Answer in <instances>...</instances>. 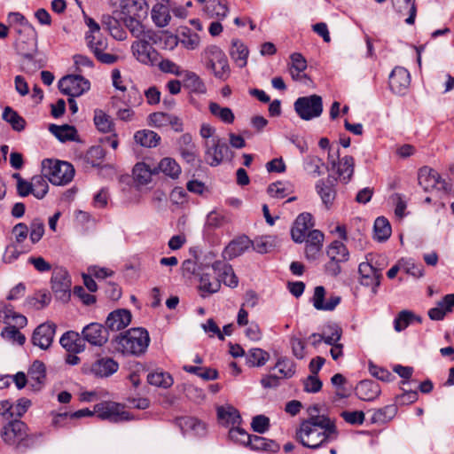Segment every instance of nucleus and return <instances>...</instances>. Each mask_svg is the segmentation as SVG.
Here are the masks:
<instances>
[{
    "label": "nucleus",
    "mask_w": 454,
    "mask_h": 454,
    "mask_svg": "<svg viewBox=\"0 0 454 454\" xmlns=\"http://www.w3.org/2000/svg\"><path fill=\"white\" fill-rule=\"evenodd\" d=\"M310 417L302 421L296 430V440L304 447L318 449L325 443L335 440L338 435L334 421L325 415L312 414L318 412L317 406L309 408Z\"/></svg>",
    "instance_id": "1"
},
{
    "label": "nucleus",
    "mask_w": 454,
    "mask_h": 454,
    "mask_svg": "<svg viewBox=\"0 0 454 454\" xmlns=\"http://www.w3.org/2000/svg\"><path fill=\"white\" fill-rule=\"evenodd\" d=\"M40 434L31 433L27 425L20 419L8 421L1 428L3 442L18 454H24L34 448Z\"/></svg>",
    "instance_id": "2"
},
{
    "label": "nucleus",
    "mask_w": 454,
    "mask_h": 454,
    "mask_svg": "<svg viewBox=\"0 0 454 454\" xmlns=\"http://www.w3.org/2000/svg\"><path fill=\"white\" fill-rule=\"evenodd\" d=\"M150 336L145 328H131L112 340L114 349L124 356L138 357L145 353Z\"/></svg>",
    "instance_id": "3"
},
{
    "label": "nucleus",
    "mask_w": 454,
    "mask_h": 454,
    "mask_svg": "<svg viewBox=\"0 0 454 454\" xmlns=\"http://www.w3.org/2000/svg\"><path fill=\"white\" fill-rule=\"evenodd\" d=\"M149 5L146 0H122L118 15L123 25L135 37H145L143 20L148 16Z\"/></svg>",
    "instance_id": "4"
},
{
    "label": "nucleus",
    "mask_w": 454,
    "mask_h": 454,
    "mask_svg": "<svg viewBox=\"0 0 454 454\" xmlns=\"http://www.w3.org/2000/svg\"><path fill=\"white\" fill-rule=\"evenodd\" d=\"M42 173L52 184L65 185L73 180L74 168L67 161L44 159L42 161Z\"/></svg>",
    "instance_id": "5"
},
{
    "label": "nucleus",
    "mask_w": 454,
    "mask_h": 454,
    "mask_svg": "<svg viewBox=\"0 0 454 454\" xmlns=\"http://www.w3.org/2000/svg\"><path fill=\"white\" fill-rule=\"evenodd\" d=\"M37 40L35 33L28 38L27 42L19 40L17 42V51L22 57L20 66L22 71L27 74H34L45 66L43 59H36Z\"/></svg>",
    "instance_id": "6"
},
{
    "label": "nucleus",
    "mask_w": 454,
    "mask_h": 454,
    "mask_svg": "<svg viewBox=\"0 0 454 454\" xmlns=\"http://www.w3.org/2000/svg\"><path fill=\"white\" fill-rule=\"evenodd\" d=\"M205 146V160L212 166H219L223 161H231L234 153L231 150L227 143L218 137H214L211 140H206Z\"/></svg>",
    "instance_id": "7"
},
{
    "label": "nucleus",
    "mask_w": 454,
    "mask_h": 454,
    "mask_svg": "<svg viewBox=\"0 0 454 454\" xmlns=\"http://www.w3.org/2000/svg\"><path fill=\"white\" fill-rule=\"evenodd\" d=\"M203 59L207 68L216 78L226 80L230 75V67L224 52L216 45H210L203 51Z\"/></svg>",
    "instance_id": "8"
},
{
    "label": "nucleus",
    "mask_w": 454,
    "mask_h": 454,
    "mask_svg": "<svg viewBox=\"0 0 454 454\" xmlns=\"http://www.w3.org/2000/svg\"><path fill=\"white\" fill-rule=\"evenodd\" d=\"M297 115L304 120L310 121L319 117L323 113V100L318 95L313 94L298 98L294 104Z\"/></svg>",
    "instance_id": "9"
},
{
    "label": "nucleus",
    "mask_w": 454,
    "mask_h": 454,
    "mask_svg": "<svg viewBox=\"0 0 454 454\" xmlns=\"http://www.w3.org/2000/svg\"><path fill=\"white\" fill-rule=\"evenodd\" d=\"M119 363L112 357L98 355L94 361L83 365L86 373L95 378H109L119 370Z\"/></svg>",
    "instance_id": "10"
},
{
    "label": "nucleus",
    "mask_w": 454,
    "mask_h": 454,
    "mask_svg": "<svg viewBox=\"0 0 454 454\" xmlns=\"http://www.w3.org/2000/svg\"><path fill=\"white\" fill-rule=\"evenodd\" d=\"M418 180L426 192L434 189L445 194L451 192V184L442 179L439 173L429 167L425 166L419 170Z\"/></svg>",
    "instance_id": "11"
},
{
    "label": "nucleus",
    "mask_w": 454,
    "mask_h": 454,
    "mask_svg": "<svg viewBox=\"0 0 454 454\" xmlns=\"http://www.w3.org/2000/svg\"><path fill=\"white\" fill-rule=\"evenodd\" d=\"M58 86L63 94L75 98L88 91L90 83L80 74H68L59 81Z\"/></svg>",
    "instance_id": "12"
},
{
    "label": "nucleus",
    "mask_w": 454,
    "mask_h": 454,
    "mask_svg": "<svg viewBox=\"0 0 454 454\" xmlns=\"http://www.w3.org/2000/svg\"><path fill=\"white\" fill-rule=\"evenodd\" d=\"M94 411L101 419L112 422H120L131 419L129 413L123 411V407L114 402H102L94 406Z\"/></svg>",
    "instance_id": "13"
},
{
    "label": "nucleus",
    "mask_w": 454,
    "mask_h": 454,
    "mask_svg": "<svg viewBox=\"0 0 454 454\" xmlns=\"http://www.w3.org/2000/svg\"><path fill=\"white\" fill-rule=\"evenodd\" d=\"M88 47L94 53L98 61L103 64L111 65L117 61L118 56L111 53H105L108 43L107 39L96 35H86Z\"/></svg>",
    "instance_id": "14"
},
{
    "label": "nucleus",
    "mask_w": 454,
    "mask_h": 454,
    "mask_svg": "<svg viewBox=\"0 0 454 454\" xmlns=\"http://www.w3.org/2000/svg\"><path fill=\"white\" fill-rule=\"evenodd\" d=\"M358 273L360 275V284L371 287L372 294L375 295L378 293V287L382 278L381 270L375 268L369 262H364L358 266Z\"/></svg>",
    "instance_id": "15"
},
{
    "label": "nucleus",
    "mask_w": 454,
    "mask_h": 454,
    "mask_svg": "<svg viewBox=\"0 0 454 454\" xmlns=\"http://www.w3.org/2000/svg\"><path fill=\"white\" fill-rule=\"evenodd\" d=\"M56 333V325L52 323H43L38 325L32 335V343L34 346L43 350H47L53 341Z\"/></svg>",
    "instance_id": "16"
},
{
    "label": "nucleus",
    "mask_w": 454,
    "mask_h": 454,
    "mask_svg": "<svg viewBox=\"0 0 454 454\" xmlns=\"http://www.w3.org/2000/svg\"><path fill=\"white\" fill-rule=\"evenodd\" d=\"M83 341H88L93 346L102 347L108 340L107 329L101 324L90 323L82 331Z\"/></svg>",
    "instance_id": "17"
},
{
    "label": "nucleus",
    "mask_w": 454,
    "mask_h": 454,
    "mask_svg": "<svg viewBox=\"0 0 454 454\" xmlns=\"http://www.w3.org/2000/svg\"><path fill=\"white\" fill-rule=\"evenodd\" d=\"M410 83V73L404 67H396L389 74V88L395 94L404 95Z\"/></svg>",
    "instance_id": "18"
},
{
    "label": "nucleus",
    "mask_w": 454,
    "mask_h": 454,
    "mask_svg": "<svg viewBox=\"0 0 454 454\" xmlns=\"http://www.w3.org/2000/svg\"><path fill=\"white\" fill-rule=\"evenodd\" d=\"M313 217L309 213H301L295 219L291 230L292 239L296 243H302L313 227Z\"/></svg>",
    "instance_id": "19"
},
{
    "label": "nucleus",
    "mask_w": 454,
    "mask_h": 454,
    "mask_svg": "<svg viewBox=\"0 0 454 454\" xmlns=\"http://www.w3.org/2000/svg\"><path fill=\"white\" fill-rule=\"evenodd\" d=\"M131 50L134 57L143 64L153 65L156 60L157 51L145 38L134 42Z\"/></svg>",
    "instance_id": "20"
},
{
    "label": "nucleus",
    "mask_w": 454,
    "mask_h": 454,
    "mask_svg": "<svg viewBox=\"0 0 454 454\" xmlns=\"http://www.w3.org/2000/svg\"><path fill=\"white\" fill-rule=\"evenodd\" d=\"M212 269L217 274V280H221V284L235 288L239 285V278L234 273L231 264L224 261H215L212 264Z\"/></svg>",
    "instance_id": "21"
},
{
    "label": "nucleus",
    "mask_w": 454,
    "mask_h": 454,
    "mask_svg": "<svg viewBox=\"0 0 454 454\" xmlns=\"http://www.w3.org/2000/svg\"><path fill=\"white\" fill-rule=\"evenodd\" d=\"M131 322V313L128 309H116L111 312L106 320V328L117 332L127 327Z\"/></svg>",
    "instance_id": "22"
},
{
    "label": "nucleus",
    "mask_w": 454,
    "mask_h": 454,
    "mask_svg": "<svg viewBox=\"0 0 454 454\" xmlns=\"http://www.w3.org/2000/svg\"><path fill=\"white\" fill-rule=\"evenodd\" d=\"M325 287L322 286H316L312 297V303L316 309L332 311L339 305L341 300L340 296L333 295L325 301Z\"/></svg>",
    "instance_id": "23"
},
{
    "label": "nucleus",
    "mask_w": 454,
    "mask_h": 454,
    "mask_svg": "<svg viewBox=\"0 0 454 454\" xmlns=\"http://www.w3.org/2000/svg\"><path fill=\"white\" fill-rule=\"evenodd\" d=\"M306 238L305 255L309 260H316L323 247L324 234L318 230H312Z\"/></svg>",
    "instance_id": "24"
},
{
    "label": "nucleus",
    "mask_w": 454,
    "mask_h": 454,
    "mask_svg": "<svg viewBox=\"0 0 454 454\" xmlns=\"http://www.w3.org/2000/svg\"><path fill=\"white\" fill-rule=\"evenodd\" d=\"M356 396L363 401H373L380 392V385L372 380H361L355 388Z\"/></svg>",
    "instance_id": "25"
},
{
    "label": "nucleus",
    "mask_w": 454,
    "mask_h": 454,
    "mask_svg": "<svg viewBox=\"0 0 454 454\" xmlns=\"http://www.w3.org/2000/svg\"><path fill=\"white\" fill-rule=\"evenodd\" d=\"M252 245L247 236L239 237L231 241L223 251L224 260H231L244 254Z\"/></svg>",
    "instance_id": "26"
},
{
    "label": "nucleus",
    "mask_w": 454,
    "mask_h": 454,
    "mask_svg": "<svg viewBox=\"0 0 454 454\" xmlns=\"http://www.w3.org/2000/svg\"><path fill=\"white\" fill-rule=\"evenodd\" d=\"M102 24L114 38L120 41L126 39L127 34L122 28L123 23L118 15V11H115L112 16L104 15L102 17Z\"/></svg>",
    "instance_id": "27"
},
{
    "label": "nucleus",
    "mask_w": 454,
    "mask_h": 454,
    "mask_svg": "<svg viewBox=\"0 0 454 454\" xmlns=\"http://www.w3.org/2000/svg\"><path fill=\"white\" fill-rule=\"evenodd\" d=\"M176 148L182 158L188 163L194 162L197 153L196 146L192 142V137L189 133L182 135L176 140Z\"/></svg>",
    "instance_id": "28"
},
{
    "label": "nucleus",
    "mask_w": 454,
    "mask_h": 454,
    "mask_svg": "<svg viewBox=\"0 0 454 454\" xmlns=\"http://www.w3.org/2000/svg\"><path fill=\"white\" fill-rule=\"evenodd\" d=\"M60 345L69 353L78 354L85 349V343L74 331L66 332L59 340Z\"/></svg>",
    "instance_id": "29"
},
{
    "label": "nucleus",
    "mask_w": 454,
    "mask_h": 454,
    "mask_svg": "<svg viewBox=\"0 0 454 454\" xmlns=\"http://www.w3.org/2000/svg\"><path fill=\"white\" fill-rule=\"evenodd\" d=\"M203 11L208 18L223 20L229 12L228 3L226 0H208Z\"/></svg>",
    "instance_id": "30"
},
{
    "label": "nucleus",
    "mask_w": 454,
    "mask_h": 454,
    "mask_svg": "<svg viewBox=\"0 0 454 454\" xmlns=\"http://www.w3.org/2000/svg\"><path fill=\"white\" fill-rule=\"evenodd\" d=\"M71 279L67 270L63 269L55 270L51 277V288L55 293L70 292Z\"/></svg>",
    "instance_id": "31"
},
{
    "label": "nucleus",
    "mask_w": 454,
    "mask_h": 454,
    "mask_svg": "<svg viewBox=\"0 0 454 454\" xmlns=\"http://www.w3.org/2000/svg\"><path fill=\"white\" fill-rule=\"evenodd\" d=\"M151 16L153 23L158 27H167L171 20L169 8L163 3H157L153 6Z\"/></svg>",
    "instance_id": "32"
},
{
    "label": "nucleus",
    "mask_w": 454,
    "mask_h": 454,
    "mask_svg": "<svg viewBox=\"0 0 454 454\" xmlns=\"http://www.w3.org/2000/svg\"><path fill=\"white\" fill-rule=\"evenodd\" d=\"M247 446L253 450L267 452H277L279 450V445L275 441L259 435H251Z\"/></svg>",
    "instance_id": "33"
},
{
    "label": "nucleus",
    "mask_w": 454,
    "mask_h": 454,
    "mask_svg": "<svg viewBox=\"0 0 454 454\" xmlns=\"http://www.w3.org/2000/svg\"><path fill=\"white\" fill-rule=\"evenodd\" d=\"M248 52V49L240 40L233 39L231 41L230 54L238 67H246L247 63Z\"/></svg>",
    "instance_id": "34"
},
{
    "label": "nucleus",
    "mask_w": 454,
    "mask_h": 454,
    "mask_svg": "<svg viewBox=\"0 0 454 454\" xmlns=\"http://www.w3.org/2000/svg\"><path fill=\"white\" fill-rule=\"evenodd\" d=\"M326 254L329 259L343 263L349 258L347 247L340 240H334L327 247Z\"/></svg>",
    "instance_id": "35"
},
{
    "label": "nucleus",
    "mask_w": 454,
    "mask_h": 454,
    "mask_svg": "<svg viewBox=\"0 0 454 454\" xmlns=\"http://www.w3.org/2000/svg\"><path fill=\"white\" fill-rule=\"evenodd\" d=\"M316 190L319 194L322 202L325 206L329 208L336 196V191L334 185L331 182H325V180H318L316 184Z\"/></svg>",
    "instance_id": "36"
},
{
    "label": "nucleus",
    "mask_w": 454,
    "mask_h": 454,
    "mask_svg": "<svg viewBox=\"0 0 454 454\" xmlns=\"http://www.w3.org/2000/svg\"><path fill=\"white\" fill-rule=\"evenodd\" d=\"M393 7L400 13L405 15L408 14V18L405 22L409 25H412L416 18V5L415 0H391Z\"/></svg>",
    "instance_id": "37"
},
{
    "label": "nucleus",
    "mask_w": 454,
    "mask_h": 454,
    "mask_svg": "<svg viewBox=\"0 0 454 454\" xmlns=\"http://www.w3.org/2000/svg\"><path fill=\"white\" fill-rule=\"evenodd\" d=\"M30 384L34 388H40L46 377L45 365L41 361H35L28 370Z\"/></svg>",
    "instance_id": "38"
},
{
    "label": "nucleus",
    "mask_w": 454,
    "mask_h": 454,
    "mask_svg": "<svg viewBox=\"0 0 454 454\" xmlns=\"http://www.w3.org/2000/svg\"><path fill=\"white\" fill-rule=\"evenodd\" d=\"M218 419L228 426L235 427L241 423V416L237 409L232 406L218 407L217 409Z\"/></svg>",
    "instance_id": "39"
},
{
    "label": "nucleus",
    "mask_w": 454,
    "mask_h": 454,
    "mask_svg": "<svg viewBox=\"0 0 454 454\" xmlns=\"http://www.w3.org/2000/svg\"><path fill=\"white\" fill-rule=\"evenodd\" d=\"M157 173V168H152L145 162H138L133 168L135 180L140 184H147L151 182L152 176Z\"/></svg>",
    "instance_id": "40"
},
{
    "label": "nucleus",
    "mask_w": 454,
    "mask_h": 454,
    "mask_svg": "<svg viewBox=\"0 0 454 454\" xmlns=\"http://www.w3.org/2000/svg\"><path fill=\"white\" fill-rule=\"evenodd\" d=\"M49 130L53 134L60 142L74 141L77 134V130L74 126L67 124L56 125L51 124Z\"/></svg>",
    "instance_id": "41"
},
{
    "label": "nucleus",
    "mask_w": 454,
    "mask_h": 454,
    "mask_svg": "<svg viewBox=\"0 0 454 454\" xmlns=\"http://www.w3.org/2000/svg\"><path fill=\"white\" fill-rule=\"evenodd\" d=\"M134 139L137 144L145 147H155L160 141V137L153 130L143 129L138 130L134 135Z\"/></svg>",
    "instance_id": "42"
},
{
    "label": "nucleus",
    "mask_w": 454,
    "mask_h": 454,
    "mask_svg": "<svg viewBox=\"0 0 454 454\" xmlns=\"http://www.w3.org/2000/svg\"><path fill=\"white\" fill-rule=\"evenodd\" d=\"M184 85L191 91L203 94L207 89L203 81L194 72L184 71Z\"/></svg>",
    "instance_id": "43"
},
{
    "label": "nucleus",
    "mask_w": 454,
    "mask_h": 454,
    "mask_svg": "<svg viewBox=\"0 0 454 454\" xmlns=\"http://www.w3.org/2000/svg\"><path fill=\"white\" fill-rule=\"evenodd\" d=\"M208 108L211 114L218 118L223 123L232 124L234 122L235 115L231 108L221 106L215 102H211Z\"/></svg>",
    "instance_id": "44"
},
{
    "label": "nucleus",
    "mask_w": 454,
    "mask_h": 454,
    "mask_svg": "<svg viewBox=\"0 0 454 454\" xmlns=\"http://www.w3.org/2000/svg\"><path fill=\"white\" fill-rule=\"evenodd\" d=\"M413 320H416L419 323L422 322L421 317L416 316L412 311L406 309L402 310L394 320V328L396 332H402L408 327Z\"/></svg>",
    "instance_id": "45"
},
{
    "label": "nucleus",
    "mask_w": 454,
    "mask_h": 454,
    "mask_svg": "<svg viewBox=\"0 0 454 454\" xmlns=\"http://www.w3.org/2000/svg\"><path fill=\"white\" fill-rule=\"evenodd\" d=\"M147 381L150 385L168 388L173 385L172 376L162 371H155L148 373Z\"/></svg>",
    "instance_id": "46"
},
{
    "label": "nucleus",
    "mask_w": 454,
    "mask_h": 454,
    "mask_svg": "<svg viewBox=\"0 0 454 454\" xmlns=\"http://www.w3.org/2000/svg\"><path fill=\"white\" fill-rule=\"evenodd\" d=\"M397 407L395 404H389L373 411L371 418L372 423L384 424L390 421L396 414Z\"/></svg>",
    "instance_id": "47"
},
{
    "label": "nucleus",
    "mask_w": 454,
    "mask_h": 454,
    "mask_svg": "<svg viewBox=\"0 0 454 454\" xmlns=\"http://www.w3.org/2000/svg\"><path fill=\"white\" fill-rule=\"evenodd\" d=\"M157 171H161L166 176L175 179L181 174L179 164L172 158H163L158 164Z\"/></svg>",
    "instance_id": "48"
},
{
    "label": "nucleus",
    "mask_w": 454,
    "mask_h": 454,
    "mask_svg": "<svg viewBox=\"0 0 454 454\" xmlns=\"http://www.w3.org/2000/svg\"><path fill=\"white\" fill-rule=\"evenodd\" d=\"M270 359V354L259 348H251L247 356V364L251 367H261Z\"/></svg>",
    "instance_id": "49"
},
{
    "label": "nucleus",
    "mask_w": 454,
    "mask_h": 454,
    "mask_svg": "<svg viewBox=\"0 0 454 454\" xmlns=\"http://www.w3.org/2000/svg\"><path fill=\"white\" fill-rule=\"evenodd\" d=\"M47 176L42 173V175L34 176L31 178V184L33 189V195L38 199L42 200L45 197L49 191Z\"/></svg>",
    "instance_id": "50"
},
{
    "label": "nucleus",
    "mask_w": 454,
    "mask_h": 454,
    "mask_svg": "<svg viewBox=\"0 0 454 454\" xmlns=\"http://www.w3.org/2000/svg\"><path fill=\"white\" fill-rule=\"evenodd\" d=\"M2 117L16 131H21L25 129V120L12 107L6 106L4 109Z\"/></svg>",
    "instance_id": "51"
},
{
    "label": "nucleus",
    "mask_w": 454,
    "mask_h": 454,
    "mask_svg": "<svg viewBox=\"0 0 454 454\" xmlns=\"http://www.w3.org/2000/svg\"><path fill=\"white\" fill-rule=\"evenodd\" d=\"M374 239L378 241H385L391 235V226L387 218L380 216L374 222Z\"/></svg>",
    "instance_id": "52"
},
{
    "label": "nucleus",
    "mask_w": 454,
    "mask_h": 454,
    "mask_svg": "<svg viewBox=\"0 0 454 454\" xmlns=\"http://www.w3.org/2000/svg\"><path fill=\"white\" fill-rule=\"evenodd\" d=\"M30 251V246H20L15 243H11L5 248L4 262L5 263H12L20 257V254H27Z\"/></svg>",
    "instance_id": "53"
},
{
    "label": "nucleus",
    "mask_w": 454,
    "mask_h": 454,
    "mask_svg": "<svg viewBox=\"0 0 454 454\" xmlns=\"http://www.w3.org/2000/svg\"><path fill=\"white\" fill-rule=\"evenodd\" d=\"M94 123L100 132L109 133L114 131V124L112 118L102 110L95 111Z\"/></svg>",
    "instance_id": "54"
},
{
    "label": "nucleus",
    "mask_w": 454,
    "mask_h": 454,
    "mask_svg": "<svg viewBox=\"0 0 454 454\" xmlns=\"http://www.w3.org/2000/svg\"><path fill=\"white\" fill-rule=\"evenodd\" d=\"M337 172L345 182L350 180L354 173V159L351 156L343 157L337 165Z\"/></svg>",
    "instance_id": "55"
},
{
    "label": "nucleus",
    "mask_w": 454,
    "mask_h": 454,
    "mask_svg": "<svg viewBox=\"0 0 454 454\" xmlns=\"http://www.w3.org/2000/svg\"><path fill=\"white\" fill-rule=\"evenodd\" d=\"M322 335L325 343L333 345L340 340L342 330L338 325L330 324L325 326Z\"/></svg>",
    "instance_id": "56"
},
{
    "label": "nucleus",
    "mask_w": 454,
    "mask_h": 454,
    "mask_svg": "<svg viewBox=\"0 0 454 454\" xmlns=\"http://www.w3.org/2000/svg\"><path fill=\"white\" fill-rule=\"evenodd\" d=\"M221 280L212 278L208 273H202L200 278V289L208 294H214L220 290Z\"/></svg>",
    "instance_id": "57"
},
{
    "label": "nucleus",
    "mask_w": 454,
    "mask_h": 454,
    "mask_svg": "<svg viewBox=\"0 0 454 454\" xmlns=\"http://www.w3.org/2000/svg\"><path fill=\"white\" fill-rule=\"evenodd\" d=\"M274 369H278V372L281 374V378L284 379H290L295 373L294 363L286 357L278 358Z\"/></svg>",
    "instance_id": "58"
},
{
    "label": "nucleus",
    "mask_w": 454,
    "mask_h": 454,
    "mask_svg": "<svg viewBox=\"0 0 454 454\" xmlns=\"http://www.w3.org/2000/svg\"><path fill=\"white\" fill-rule=\"evenodd\" d=\"M179 43L185 49L192 51L199 47L200 43V35L197 33L187 30L183 32L179 38Z\"/></svg>",
    "instance_id": "59"
},
{
    "label": "nucleus",
    "mask_w": 454,
    "mask_h": 454,
    "mask_svg": "<svg viewBox=\"0 0 454 454\" xmlns=\"http://www.w3.org/2000/svg\"><path fill=\"white\" fill-rule=\"evenodd\" d=\"M29 231V239L32 244H36L44 234V223L40 218H35L31 221Z\"/></svg>",
    "instance_id": "60"
},
{
    "label": "nucleus",
    "mask_w": 454,
    "mask_h": 454,
    "mask_svg": "<svg viewBox=\"0 0 454 454\" xmlns=\"http://www.w3.org/2000/svg\"><path fill=\"white\" fill-rule=\"evenodd\" d=\"M1 335L4 339L10 340L19 345H23L26 341V337L15 326H6L2 330Z\"/></svg>",
    "instance_id": "61"
},
{
    "label": "nucleus",
    "mask_w": 454,
    "mask_h": 454,
    "mask_svg": "<svg viewBox=\"0 0 454 454\" xmlns=\"http://www.w3.org/2000/svg\"><path fill=\"white\" fill-rule=\"evenodd\" d=\"M178 425L183 432L192 430L199 433L200 429H204V425L200 420L192 417H184L178 419Z\"/></svg>",
    "instance_id": "62"
},
{
    "label": "nucleus",
    "mask_w": 454,
    "mask_h": 454,
    "mask_svg": "<svg viewBox=\"0 0 454 454\" xmlns=\"http://www.w3.org/2000/svg\"><path fill=\"white\" fill-rule=\"evenodd\" d=\"M105 150L102 146H91L86 153V160L93 167L99 166L105 157Z\"/></svg>",
    "instance_id": "63"
},
{
    "label": "nucleus",
    "mask_w": 454,
    "mask_h": 454,
    "mask_svg": "<svg viewBox=\"0 0 454 454\" xmlns=\"http://www.w3.org/2000/svg\"><path fill=\"white\" fill-rule=\"evenodd\" d=\"M252 434H247L243 428L232 427L229 431V437L235 442L247 446Z\"/></svg>",
    "instance_id": "64"
}]
</instances>
